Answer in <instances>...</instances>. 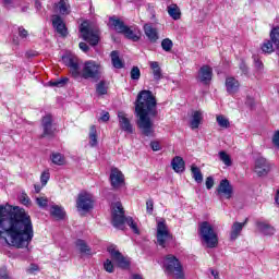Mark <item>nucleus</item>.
I'll return each mask as SVG.
<instances>
[{
	"instance_id": "f257e3e1",
	"label": "nucleus",
	"mask_w": 279,
	"mask_h": 279,
	"mask_svg": "<svg viewBox=\"0 0 279 279\" xmlns=\"http://www.w3.org/2000/svg\"><path fill=\"white\" fill-rule=\"evenodd\" d=\"M0 239L17 250L29 247L34 240V225L24 208L0 206Z\"/></svg>"
},
{
	"instance_id": "f03ea898",
	"label": "nucleus",
	"mask_w": 279,
	"mask_h": 279,
	"mask_svg": "<svg viewBox=\"0 0 279 279\" xmlns=\"http://www.w3.org/2000/svg\"><path fill=\"white\" fill-rule=\"evenodd\" d=\"M158 102L151 90L144 89L138 93L135 102L136 125L141 134L148 137L155 136L154 120L158 117Z\"/></svg>"
},
{
	"instance_id": "7ed1b4c3",
	"label": "nucleus",
	"mask_w": 279,
	"mask_h": 279,
	"mask_svg": "<svg viewBox=\"0 0 279 279\" xmlns=\"http://www.w3.org/2000/svg\"><path fill=\"white\" fill-rule=\"evenodd\" d=\"M63 62L70 69L74 80H101L104 68L97 61H85L82 66L76 58L63 57Z\"/></svg>"
},
{
	"instance_id": "20e7f679",
	"label": "nucleus",
	"mask_w": 279,
	"mask_h": 279,
	"mask_svg": "<svg viewBox=\"0 0 279 279\" xmlns=\"http://www.w3.org/2000/svg\"><path fill=\"white\" fill-rule=\"evenodd\" d=\"M128 223L134 234H141L138 226L132 217L125 218V211H123V205L120 202L116 203L112 210V226L119 230H123V223Z\"/></svg>"
},
{
	"instance_id": "39448f33",
	"label": "nucleus",
	"mask_w": 279,
	"mask_h": 279,
	"mask_svg": "<svg viewBox=\"0 0 279 279\" xmlns=\"http://www.w3.org/2000/svg\"><path fill=\"white\" fill-rule=\"evenodd\" d=\"M198 233L201 235L202 241L207 245V247L213 248L217 247L219 244V238L217 232H215V228L210 222L203 221L198 226Z\"/></svg>"
},
{
	"instance_id": "423d86ee",
	"label": "nucleus",
	"mask_w": 279,
	"mask_h": 279,
	"mask_svg": "<svg viewBox=\"0 0 279 279\" xmlns=\"http://www.w3.org/2000/svg\"><path fill=\"white\" fill-rule=\"evenodd\" d=\"M163 267L169 276H173L175 279H184L182 263L175 255H167L163 258Z\"/></svg>"
},
{
	"instance_id": "0eeeda50",
	"label": "nucleus",
	"mask_w": 279,
	"mask_h": 279,
	"mask_svg": "<svg viewBox=\"0 0 279 279\" xmlns=\"http://www.w3.org/2000/svg\"><path fill=\"white\" fill-rule=\"evenodd\" d=\"M80 32L83 40L89 43L92 47L99 45V32L90 29L87 23L81 24Z\"/></svg>"
},
{
	"instance_id": "6e6552de",
	"label": "nucleus",
	"mask_w": 279,
	"mask_h": 279,
	"mask_svg": "<svg viewBox=\"0 0 279 279\" xmlns=\"http://www.w3.org/2000/svg\"><path fill=\"white\" fill-rule=\"evenodd\" d=\"M107 252H109L111 259L113 263L120 267V269H129L130 268V260L117 250V246L111 245L107 248Z\"/></svg>"
},
{
	"instance_id": "1a4fd4ad",
	"label": "nucleus",
	"mask_w": 279,
	"mask_h": 279,
	"mask_svg": "<svg viewBox=\"0 0 279 279\" xmlns=\"http://www.w3.org/2000/svg\"><path fill=\"white\" fill-rule=\"evenodd\" d=\"M271 40H266L262 45V51L264 53H274V45L279 52V27L274 28L270 33Z\"/></svg>"
},
{
	"instance_id": "9d476101",
	"label": "nucleus",
	"mask_w": 279,
	"mask_h": 279,
	"mask_svg": "<svg viewBox=\"0 0 279 279\" xmlns=\"http://www.w3.org/2000/svg\"><path fill=\"white\" fill-rule=\"evenodd\" d=\"M94 201L93 195L83 192L78 194L76 199V208L77 210H82L83 213H88V210L93 209Z\"/></svg>"
},
{
	"instance_id": "9b49d317",
	"label": "nucleus",
	"mask_w": 279,
	"mask_h": 279,
	"mask_svg": "<svg viewBox=\"0 0 279 279\" xmlns=\"http://www.w3.org/2000/svg\"><path fill=\"white\" fill-rule=\"evenodd\" d=\"M171 241V234L167 229L165 222H158L157 225V243L160 247H167V242Z\"/></svg>"
},
{
	"instance_id": "f8f14e48",
	"label": "nucleus",
	"mask_w": 279,
	"mask_h": 279,
	"mask_svg": "<svg viewBox=\"0 0 279 279\" xmlns=\"http://www.w3.org/2000/svg\"><path fill=\"white\" fill-rule=\"evenodd\" d=\"M216 193L220 197H226V199H230L233 193V187L232 184H230V181H228V179L221 180L216 190Z\"/></svg>"
},
{
	"instance_id": "ddd939ff",
	"label": "nucleus",
	"mask_w": 279,
	"mask_h": 279,
	"mask_svg": "<svg viewBox=\"0 0 279 279\" xmlns=\"http://www.w3.org/2000/svg\"><path fill=\"white\" fill-rule=\"evenodd\" d=\"M118 121L120 129L123 132H126V134H134V126H132V123L130 122V119H128V114H125V112H118Z\"/></svg>"
},
{
	"instance_id": "4468645a",
	"label": "nucleus",
	"mask_w": 279,
	"mask_h": 279,
	"mask_svg": "<svg viewBox=\"0 0 279 279\" xmlns=\"http://www.w3.org/2000/svg\"><path fill=\"white\" fill-rule=\"evenodd\" d=\"M110 182L113 189H121L125 184V177L119 169H112L110 173Z\"/></svg>"
},
{
	"instance_id": "2eb2a0df",
	"label": "nucleus",
	"mask_w": 279,
	"mask_h": 279,
	"mask_svg": "<svg viewBox=\"0 0 279 279\" xmlns=\"http://www.w3.org/2000/svg\"><path fill=\"white\" fill-rule=\"evenodd\" d=\"M41 128L44 130V133L41 135L43 138H45V136H53V118L51 117V114H46L41 119Z\"/></svg>"
},
{
	"instance_id": "dca6fc26",
	"label": "nucleus",
	"mask_w": 279,
	"mask_h": 279,
	"mask_svg": "<svg viewBox=\"0 0 279 279\" xmlns=\"http://www.w3.org/2000/svg\"><path fill=\"white\" fill-rule=\"evenodd\" d=\"M52 27L56 29L57 34L60 36H66L69 31L66 28V24H64V20L60 15H52Z\"/></svg>"
},
{
	"instance_id": "f3484780",
	"label": "nucleus",
	"mask_w": 279,
	"mask_h": 279,
	"mask_svg": "<svg viewBox=\"0 0 279 279\" xmlns=\"http://www.w3.org/2000/svg\"><path fill=\"white\" fill-rule=\"evenodd\" d=\"M225 86L229 95H236L241 88V83L234 76H227Z\"/></svg>"
},
{
	"instance_id": "a211bd4d",
	"label": "nucleus",
	"mask_w": 279,
	"mask_h": 279,
	"mask_svg": "<svg viewBox=\"0 0 279 279\" xmlns=\"http://www.w3.org/2000/svg\"><path fill=\"white\" fill-rule=\"evenodd\" d=\"M198 80L202 84H210L213 80V68L210 65H203L198 71Z\"/></svg>"
},
{
	"instance_id": "6ab92c4d",
	"label": "nucleus",
	"mask_w": 279,
	"mask_h": 279,
	"mask_svg": "<svg viewBox=\"0 0 279 279\" xmlns=\"http://www.w3.org/2000/svg\"><path fill=\"white\" fill-rule=\"evenodd\" d=\"M247 226V218L245 219L244 222H234L231 227V232H230V239L231 241H236L239 236H241V232H243V228Z\"/></svg>"
},
{
	"instance_id": "aec40b11",
	"label": "nucleus",
	"mask_w": 279,
	"mask_h": 279,
	"mask_svg": "<svg viewBox=\"0 0 279 279\" xmlns=\"http://www.w3.org/2000/svg\"><path fill=\"white\" fill-rule=\"evenodd\" d=\"M204 121V113L202 111H193L190 120L191 130H197Z\"/></svg>"
},
{
	"instance_id": "412c9836",
	"label": "nucleus",
	"mask_w": 279,
	"mask_h": 279,
	"mask_svg": "<svg viewBox=\"0 0 279 279\" xmlns=\"http://www.w3.org/2000/svg\"><path fill=\"white\" fill-rule=\"evenodd\" d=\"M54 8L62 16H69V14H71V4L69 3V0H60L58 3H54Z\"/></svg>"
},
{
	"instance_id": "4be33fe9",
	"label": "nucleus",
	"mask_w": 279,
	"mask_h": 279,
	"mask_svg": "<svg viewBox=\"0 0 279 279\" xmlns=\"http://www.w3.org/2000/svg\"><path fill=\"white\" fill-rule=\"evenodd\" d=\"M144 33L150 43L158 41V29H156V27H154L151 24L144 25Z\"/></svg>"
},
{
	"instance_id": "5701e85b",
	"label": "nucleus",
	"mask_w": 279,
	"mask_h": 279,
	"mask_svg": "<svg viewBox=\"0 0 279 279\" xmlns=\"http://www.w3.org/2000/svg\"><path fill=\"white\" fill-rule=\"evenodd\" d=\"M109 24L118 34H123L125 29H128V26H125V23L123 21L117 19V17H110L109 19Z\"/></svg>"
},
{
	"instance_id": "b1692460",
	"label": "nucleus",
	"mask_w": 279,
	"mask_h": 279,
	"mask_svg": "<svg viewBox=\"0 0 279 279\" xmlns=\"http://www.w3.org/2000/svg\"><path fill=\"white\" fill-rule=\"evenodd\" d=\"M149 66L153 71V77L155 80V82H160V80H162V68H160V63H158L157 61H150L149 62Z\"/></svg>"
},
{
	"instance_id": "393cba45",
	"label": "nucleus",
	"mask_w": 279,
	"mask_h": 279,
	"mask_svg": "<svg viewBox=\"0 0 279 279\" xmlns=\"http://www.w3.org/2000/svg\"><path fill=\"white\" fill-rule=\"evenodd\" d=\"M171 167L175 173H182L185 169L184 159L180 156H175L171 161Z\"/></svg>"
},
{
	"instance_id": "a878e982",
	"label": "nucleus",
	"mask_w": 279,
	"mask_h": 279,
	"mask_svg": "<svg viewBox=\"0 0 279 279\" xmlns=\"http://www.w3.org/2000/svg\"><path fill=\"white\" fill-rule=\"evenodd\" d=\"M256 226L262 234H265L266 236H271V234L276 232V229L267 222L257 221Z\"/></svg>"
},
{
	"instance_id": "bb28decb",
	"label": "nucleus",
	"mask_w": 279,
	"mask_h": 279,
	"mask_svg": "<svg viewBox=\"0 0 279 279\" xmlns=\"http://www.w3.org/2000/svg\"><path fill=\"white\" fill-rule=\"evenodd\" d=\"M168 14L173 19V21H180V17L182 16V12L180 11V7L178 4H170L168 7Z\"/></svg>"
},
{
	"instance_id": "cd10ccee",
	"label": "nucleus",
	"mask_w": 279,
	"mask_h": 279,
	"mask_svg": "<svg viewBox=\"0 0 279 279\" xmlns=\"http://www.w3.org/2000/svg\"><path fill=\"white\" fill-rule=\"evenodd\" d=\"M111 62L114 69H123L125 66L121 58H119V51L117 50L111 51Z\"/></svg>"
},
{
	"instance_id": "c85d7f7f",
	"label": "nucleus",
	"mask_w": 279,
	"mask_h": 279,
	"mask_svg": "<svg viewBox=\"0 0 279 279\" xmlns=\"http://www.w3.org/2000/svg\"><path fill=\"white\" fill-rule=\"evenodd\" d=\"M50 214L52 217H54V219H64V208L58 206V205H53L50 209Z\"/></svg>"
},
{
	"instance_id": "c756f323",
	"label": "nucleus",
	"mask_w": 279,
	"mask_h": 279,
	"mask_svg": "<svg viewBox=\"0 0 279 279\" xmlns=\"http://www.w3.org/2000/svg\"><path fill=\"white\" fill-rule=\"evenodd\" d=\"M98 141H97V126L92 125L89 129V146L90 147H97Z\"/></svg>"
},
{
	"instance_id": "7c9ffc66",
	"label": "nucleus",
	"mask_w": 279,
	"mask_h": 279,
	"mask_svg": "<svg viewBox=\"0 0 279 279\" xmlns=\"http://www.w3.org/2000/svg\"><path fill=\"white\" fill-rule=\"evenodd\" d=\"M192 171V177L195 180V182H197V184H202V182H204V174H202V170H199L198 167L193 166L191 168Z\"/></svg>"
},
{
	"instance_id": "2f4dec72",
	"label": "nucleus",
	"mask_w": 279,
	"mask_h": 279,
	"mask_svg": "<svg viewBox=\"0 0 279 279\" xmlns=\"http://www.w3.org/2000/svg\"><path fill=\"white\" fill-rule=\"evenodd\" d=\"M76 247L81 252V254H86L87 256H90V248H89L88 244H86V241L77 240Z\"/></svg>"
},
{
	"instance_id": "473e14b6",
	"label": "nucleus",
	"mask_w": 279,
	"mask_h": 279,
	"mask_svg": "<svg viewBox=\"0 0 279 279\" xmlns=\"http://www.w3.org/2000/svg\"><path fill=\"white\" fill-rule=\"evenodd\" d=\"M129 40H133V43H138L141 40V36L134 33L130 27L126 26L125 31L122 33Z\"/></svg>"
},
{
	"instance_id": "72a5a7b5",
	"label": "nucleus",
	"mask_w": 279,
	"mask_h": 279,
	"mask_svg": "<svg viewBox=\"0 0 279 279\" xmlns=\"http://www.w3.org/2000/svg\"><path fill=\"white\" fill-rule=\"evenodd\" d=\"M216 121L219 128H222V130H228V128H230V120H228V118H226L223 114L217 116Z\"/></svg>"
},
{
	"instance_id": "f704fd0d",
	"label": "nucleus",
	"mask_w": 279,
	"mask_h": 279,
	"mask_svg": "<svg viewBox=\"0 0 279 279\" xmlns=\"http://www.w3.org/2000/svg\"><path fill=\"white\" fill-rule=\"evenodd\" d=\"M219 160L226 165V167H232V158H230V155L226 153V150H221L218 153Z\"/></svg>"
},
{
	"instance_id": "c9c22d12",
	"label": "nucleus",
	"mask_w": 279,
	"mask_h": 279,
	"mask_svg": "<svg viewBox=\"0 0 279 279\" xmlns=\"http://www.w3.org/2000/svg\"><path fill=\"white\" fill-rule=\"evenodd\" d=\"M97 95H108V86H106V81H100L96 84Z\"/></svg>"
},
{
	"instance_id": "e433bc0d",
	"label": "nucleus",
	"mask_w": 279,
	"mask_h": 279,
	"mask_svg": "<svg viewBox=\"0 0 279 279\" xmlns=\"http://www.w3.org/2000/svg\"><path fill=\"white\" fill-rule=\"evenodd\" d=\"M69 83V77H61L57 81H50L49 86H57V88H62Z\"/></svg>"
},
{
	"instance_id": "4c0bfd02",
	"label": "nucleus",
	"mask_w": 279,
	"mask_h": 279,
	"mask_svg": "<svg viewBox=\"0 0 279 279\" xmlns=\"http://www.w3.org/2000/svg\"><path fill=\"white\" fill-rule=\"evenodd\" d=\"M161 48L167 52H171V49H173V41L169 38H165L161 41Z\"/></svg>"
},
{
	"instance_id": "58836bf2",
	"label": "nucleus",
	"mask_w": 279,
	"mask_h": 279,
	"mask_svg": "<svg viewBox=\"0 0 279 279\" xmlns=\"http://www.w3.org/2000/svg\"><path fill=\"white\" fill-rule=\"evenodd\" d=\"M51 160L53 165H64V156H62L60 153L52 154Z\"/></svg>"
},
{
	"instance_id": "ea45409f",
	"label": "nucleus",
	"mask_w": 279,
	"mask_h": 279,
	"mask_svg": "<svg viewBox=\"0 0 279 279\" xmlns=\"http://www.w3.org/2000/svg\"><path fill=\"white\" fill-rule=\"evenodd\" d=\"M255 167H262V168L266 169L267 171H269V162H267V159H265L263 157H258L255 160Z\"/></svg>"
},
{
	"instance_id": "a19ab883",
	"label": "nucleus",
	"mask_w": 279,
	"mask_h": 279,
	"mask_svg": "<svg viewBox=\"0 0 279 279\" xmlns=\"http://www.w3.org/2000/svg\"><path fill=\"white\" fill-rule=\"evenodd\" d=\"M51 174L49 173V170L44 171L40 175L41 186H47V182H49Z\"/></svg>"
},
{
	"instance_id": "79ce46f5",
	"label": "nucleus",
	"mask_w": 279,
	"mask_h": 279,
	"mask_svg": "<svg viewBox=\"0 0 279 279\" xmlns=\"http://www.w3.org/2000/svg\"><path fill=\"white\" fill-rule=\"evenodd\" d=\"M104 269L108 274H114V265L112 264V260L106 259V262L104 263Z\"/></svg>"
},
{
	"instance_id": "37998d69",
	"label": "nucleus",
	"mask_w": 279,
	"mask_h": 279,
	"mask_svg": "<svg viewBox=\"0 0 279 279\" xmlns=\"http://www.w3.org/2000/svg\"><path fill=\"white\" fill-rule=\"evenodd\" d=\"M131 80H141V69L138 66H133L131 70Z\"/></svg>"
},
{
	"instance_id": "c03bdc74",
	"label": "nucleus",
	"mask_w": 279,
	"mask_h": 279,
	"mask_svg": "<svg viewBox=\"0 0 279 279\" xmlns=\"http://www.w3.org/2000/svg\"><path fill=\"white\" fill-rule=\"evenodd\" d=\"M36 204L39 206V208H47L49 205V199L47 197H37Z\"/></svg>"
},
{
	"instance_id": "a18cd8bd",
	"label": "nucleus",
	"mask_w": 279,
	"mask_h": 279,
	"mask_svg": "<svg viewBox=\"0 0 279 279\" xmlns=\"http://www.w3.org/2000/svg\"><path fill=\"white\" fill-rule=\"evenodd\" d=\"M146 213L147 215H154V199L146 201Z\"/></svg>"
},
{
	"instance_id": "49530a36",
	"label": "nucleus",
	"mask_w": 279,
	"mask_h": 279,
	"mask_svg": "<svg viewBox=\"0 0 279 279\" xmlns=\"http://www.w3.org/2000/svg\"><path fill=\"white\" fill-rule=\"evenodd\" d=\"M255 173H257L259 178H263V175H267V173H269V170L263 167H255Z\"/></svg>"
},
{
	"instance_id": "de8ad7c7",
	"label": "nucleus",
	"mask_w": 279,
	"mask_h": 279,
	"mask_svg": "<svg viewBox=\"0 0 279 279\" xmlns=\"http://www.w3.org/2000/svg\"><path fill=\"white\" fill-rule=\"evenodd\" d=\"M21 203L24 206H32V199H29V196H27V194H22L21 195Z\"/></svg>"
},
{
	"instance_id": "09e8293b",
	"label": "nucleus",
	"mask_w": 279,
	"mask_h": 279,
	"mask_svg": "<svg viewBox=\"0 0 279 279\" xmlns=\"http://www.w3.org/2000/svg\"><path fill=\"white\" fill-rule=\"evenodd\" d=\"M205 184H206L207 191H210V189H213V186H215V179H213V177H208L206 179Z\"/></svg>"
},
{
	"instance_id": "8fccbe9b",
	"label": "nucleus",
	"mask_w": 279,
	"mask_h": 279,
	"mask_svg": "<svg viewBox=\"0 0 279 279\" xmlns=\"http://www.w3.org/2000/svg\"><path fill=\"white\" fill-rule=\"evenodd\" d=\"M150 147L153 151H160L162 149V147L160 146V143L157 141L150 142Z\"/></svg>"
},
{
	"instance_id": "3c124183",
	"label": "nucleus",
	"mask_w": 279,
	"mask_h": 279,
	"mask_svg": "<svg viewBox=\"0 0 279 279\" xmlns=\"http://www.w3.org/2000/svg\"><path fill=\"white\" fill-rule=\"evenodd\" d=\"M0 279H12V278H10V275L8 274V268L0 269Z\"/></svg>"
},
{
	"instance_id": "603ef678",
	"label": "nucleus",
	"mask_w": 279,
	"mask_h": 279,
	"mask_svg": "<svg viewBox=\"0 0 279 279\" xmlns=\"http://www.w3.org/2000/svg\"><path fill=\"white\" fill-rule=\"evenodd\" d=\"M272 145L279 149V131H277L272 136Z\"/></svg>"
},
{
	"instance_id": "864d4df0",
	"label": "nucleus",
	"mask_w": 279,
	"mask_h": 279,
	"mask_svg": "<svg viewBox=\"0 0 279 279\" xmlns=\"http://www.w3.org/2000/svg\"><path fill=\"white\" fill-rule=\"evenodd\" d=\"M19 36H20L21 38H27L28 33H27V31H26L25 28L19 27Z\"/></svg>"
},
{
	"instance_id": "5fc2aeb1",
	"label": "nucleus",
	"mask_w": 279,
	"mask_h": 279,
	"mask_svg": "<svg viewBox=\"0 0 279 279\" xmlns=\"http://www.w3.org/2000/svg\"><path fill=\"white\" fill-rule=\"evenodd\" d=\"M78 47H80V49L82 50V51H84V53H87V51H88V44H86V43H80L78 44Z\"/></svg>"
},
{
	"instance_id": "6e6d98bb",
	"label": "nucleus",
	"mask_w": 279,
	"mask_h": 279,
	"mask_svg": "<svg viewBox=\"0 0 279 279\" xmlns=\"http://www.w3.org/2000/svg\"><path fill=\"white\" fill-rule=\"evenodd\" d=\"M100 120H102L104 123L110 121V113H109V112H105V113L101 116Z\"/></svg>"
},
{
	"instance_id": "4d7b16f0",
	"label": "nucleus",
	"mask_w": 279,
	"mask_h": 279,
	"mask_svg": "<svg viewBox=\"0 0 279 279\" xmlns=\"http://www.w3.org/2000/svg\"><path fill=\"white\" fill-rule=\"evenodd\" d=\"M240 69H241V71H242V73H244V75H247V65H245L244 63H242V64L240 65Z\"/></svg>"
},
{
	"instance_id": "13d9d810",
	"label": "nucleus",
	"mask_w": 279,
	"mask_h": 279,
	"mask_svg": "<svg viewBox=\"0 0 279 279\" xmlns=\"http://www.w3.org/2000/svg\"><path fill=\"white\" fill-rule=\"evenodd\" d=\"M3 3L7 8H10V5H12V3H14V0H3Z\"/></svg>"
},
{
	"instance_id": "bf43d9fd",
	"label": "nucleus",
	"mask_w": 279,
	"mask_h": 279,
	"mask_svg": "<svg viewBox=\"0 0 279 279\" xmlns=\"http://www.w3.org/2000/svg\"><path fill=\"white\" fill-rule=\"evenodd\" d=\"M35 8H36V10H40V8H43L40 0H35Z\"/></svg>"
},
{
	"instance_id": "052dcab7",
	"label": "nucleus",
	"mask_w": 279,
	"mask_h": 279,
	"mask_svg": "<svg viewBox=\"0 0 279 279\" xmlns=\"http://www.w3.org/2000/svg\"><path fill=\"white\" fill-rule=\"evenodd\" d=\"M34 189H35V193H40V191H43V186H40L38 184H35Z\"/></svg>"
},
{
	"instance_id": "680f3d73",
	"label": "nucleus",
	"mask_w": 279,
	"mask_h": 279,
	"mask_svg": "<svg viewBox=\"0 0 279 279\" xmlns=\"http://www.w3.org/2000/svg\"><path fill=\"white\" fill-rule=\"evenodd\" d=\"M132 279H143V276H141V275H133Z\"/></svg>"
},
{
	"instance_id": "e2e57ef3",
	"label": "nucleus",
	"mask_w": 279,
	"mask_h": 279,
	"mask_svg": "<svg viewBox=\"0 0 279 279\" xmlns=\"http://www.w3.org/2000/svg\"><path fill=\"white\" fill-rule=\"evenodd\" d=\"M275 199H276V204L279 205V191L277 192V195H276Z\"/></svg>"
},
{
	"instance_id": "0e129e2a",
	"label": "nucleus",
	"mask_w": 279,
	"mask_h": 279,
	"mask_svg": "<svg viewBox=\"0 0 279 279\" xmlns=\"http://www.w3.org/2000/svg\"><path fill=\"white\" fill-rule=\"evenodd\" d=\"M256 66H257V69H263V63L262 62H257Z\"/></svg>"
},
{
	"instance_id": "69168bd1",
	"label": "nucleus",
	"mask_w": 279,
	"mask_h": 279,
	"mask_svg": "<svg viewBox=\"0 0 279 279\" xmlns=\"http://www.w3.org/2000/svg\"><path fill=\"white\" fill-rule=\"evenodd\" d=\"M28 9H29V7L26 5V7H23L21 11L22 12H27Z\"/></svg>"
}]
</instances>
